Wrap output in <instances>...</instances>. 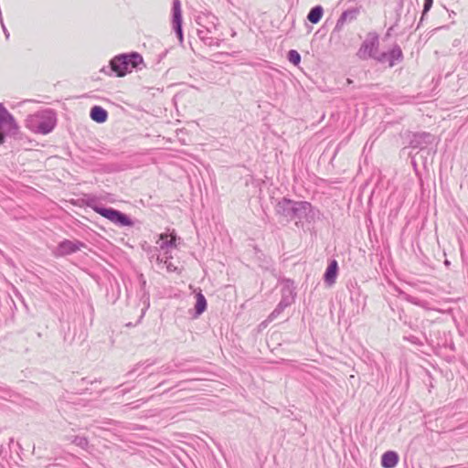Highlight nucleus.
Segmentation results:
<instances>
[{"label": "nucleus", "mask_w": 468, "mask_h": 468, "mask_svg": "<svg viewBox=\"0 0 468 468\" xmlns=\"http://www.w3.org/2000/svg\"><path fill=\"white\" fill-rule=\"evenodd\" d=\"M143 63L144 58L139 53H122L110 60V68L103 67L101 71L109 76L114 73L117 77H124L133 69H137Z\"/></svg>", "instance_id": "obj_1"}, {"label": "nucleus", "mask_w": 468, "mask_h": 468, "mask_svg": "<svg viewBox=\"0 0 468 468\" xmlns=\"http://www.w3.org/2000/svg\"><path fill=\"white\" fill-rule=\"evenodd\" d=\"M312 205L307 201H294L282 197L275 206V213L285 218L287 222L305 218L311 211Z\"/></svg>", "instance_id": "obj_2"}, {"label": "nucleus", "mask_w": 468, "mask_h": 468, "mask_svg": "<svg viewBox=\"0 0 468 468\" xmlns=\"http://www.w3.org/2000/svg\"><path fill=\"white\" fill-rule=\"evenodd\" d=\"M56 124V113L50 109L38 111L34 114L28 115L26 119V127L31 132L39 134H48L51 133Z\"/></svg>", "instance_id": "obj_3"}, {"label": "nucleus", "mask_w": 468, "mask_h": 468, "mask_svg": "<svg viewBox=\"0 0 468 468\" xmlns=\"http://www.w3.org/2000/svg\"><path fill=\"white\" fill-rule=\"evenodd\" d=\"M218 17L212 14H202L197 17L198 27L197 34L199 39L208 47H219L221 39L214 37L212 35L218 28Z\"/></svg>", "instance_id": "obj_4"}, {"label": "nucleus", "mask_w": 468, "mask_h": 468, "mask_svg": "<svg viewBox=\"0 0 468 468\" xmlns=\"http://www.w3.org/2000/svg\"><path fill=\"white\" fill-rule=\"evenodd\" d=\"M87 206L119 227L133 226V220L126 214L112 207H102L97 203L95 198L89 199Z\"/></svg>", "instance_id": "obj_5"}, {"label": "nucleus", "mask_w": 468, "mask_h": 468, "mask_svg": "<svg viewBox=\"0 0 468 468\" xmlns=\"http://www.w3.org/2000/svg\"><path fill=\"white\" fill-rule=\"evenodd\" d=\"M19 133V125L14 116L0 102V145L5 141V137H15Z\"/></svg>", "instance_id": "obj_6"}, {"label": "nucleus", "mask_w": 468, "mask_h": 468, "mask_svg": "<svg viewBox=\"0 0 468 468\" xmlns=\"http://www.w3.org/2000/svg\"><path fill=\"white\" fill-rule=\"evenodd\" d=\"M379 45V37L378 35L376 32H369L367 35L366 39L361 44L356 56L360 59H367L368 58H375L378 57L375 56L374 52L377 50L378 47Z\"/></svg>", "instance_id": "obj_7"}, {"label": "nucleus", "mask_w": 468, "mask_h": 468, "mask_svg": "<svg viewBox=\"0 0 468 468\" xmlns=\"http://www.w3.org/2000/svg\"><path fill=\"white\" fill-rule=\"evenodd\" d=\"M83 247L85 244L80 240L64 239L58 244L53 253L56 257H64L80 250Z\"/></svg>", "instance_id": "obj_8"}, {"label": "nucleus", "mask_w": 468, "mask_h": 468, "mask_svg": "<svg viewBox=\"0 0 468 468\" xmlns=\"http://www.w3.org/2000/svg\"><path fill=\"white\" fill-rule=\"evenodd\" d=\"M435 140V136L427 132H419L412 133L410 140V146L411 148L423 150L429 145L432 144Z\"/></svg>", "instance_id": "obj_9"}, {"label": "nucleus", "mask_w": 468, "mask_h": 468, "mask_svg": "<svg viewBox=\"0 0 468 468\" xmlns=\"http://www.w3.org/2000/svg\"><path fill=\"white\" fill-rule=\"evenodd\" d=\"M294 296L292 289L284 288L282 289V298L275 307V309L271 313L269 319L274 320L277 318L286 307L290 306L293 302Z\"/></svg>", "instance_id": "obj_10"}, {"label": "nucleus", "mask_w": 468, "mask_h": 468, "mask_svg": "<svg viewBox=\"0 0 468 468\" xmlns=\"http://www.w3.org/2000/svg\"><path fill=\"white\" fill-rule=\"evenodd\" d=\"M377 59L379 62H388L389 67H393L397 62L403 59V53L399 45H394L388 52H382Z\"/></svg>", "instance_id": "obj_11"}, {"label": "nucleus", "mask_w": 468, "mask_h": 468, "mask_svg": "<svg viewBox=\"0 0 468 468\" xmlns=\"http://www.w3.org/2000/svg\"><path fill=\"white\" fill-rule=\"evenodd\" d=\"M173 13V27L180 40L183 41V29H182V11L180 0H174L172 6Z\"/></svg>", "instance_id": "obj_12"}, {"label": "nucleus", "mask_w": 468, "mask_h": 468, "mask_svg": "<svg viewBox=\"0 0 468 468\" xmlns=\"http://www.w3.org/2000/svg\"><path fill=\"white\" fill-rule=\"evenodd\" d=\"M360 13L358 7H353L345 10L336 21L334 32H341L346 23L355 21Z\"/></svg>", "instance_id": "obj_13"}, {"label": "nucleus", "mask_w": 468, "mask_h": 468, "mask_svg": "<svg viewBox=\"0 0 468 468\" xmlns=\"http://www.w3.org/2000/svg\"><path fill=\"white\" fill-rule=\"evenodd\" d=\"M337 274H338V263L335 260H332L329 262V264L325 270V272L324 274V283L329 287L334 285L335 283Z\"/></svg>", "instance_id": "obj_14"}, {"label": "nucleus", "mask_w": 468, "mask_h": 468, "mask_svg": "<svg viewBox=\"0 0 468 468\" xmlns=\"http://www.w3.org/2000/svg\"><path fill=\"white\" fill-rule=\"evenodd\" d=\"M399 463V454L393 451H388L381 457V465L384 468H394Z\"/></svg>", "instance_id": "obj_15"}, {"label": "nucleus", "mask_w": 468, "mask_h": 468, "mask_svg": "<svg viewBox=\"0 0 468 468\" xmlns=\"http://www.w3.org/2000/svg\"><path fill=\"white\" fill-rule=\"evenodd\" d=\"M90 116L92 121L98 123H103L107 121L108 112L102 107L96 105L90 109Z\"/></svg>", "instance_id": "obj_16"}, {"label": "nucleus", "mask_w": 468, "mask_h": 468, "mask_svg": "<svg viewBox=\"0 0 468 468\" xmlns=\"http://www.w3.org/2000/svg\"><path fill=\"white\" fill-rule=\"evenodd\" d=\"M324 14V8L322 5H315L314 6L307 15V19L312 24H317L323 16Z\"/></svg>", "instance_id": "obj_17"}, {"label": "nucleus", "mask_w": 468, "mask_h": 468, "mask_svg": "<svg viewBox=\"0 0 468 468\" xmlns=\"http://www.w3.org/2000/svg\"><path fill=\"white\" fill-rule=\"evenodd\" d=\"M197 302L195 305L196 316L201 315L207 309V300L202 292L197 294Z\"/></svg>", "instance_id": "obj_18"}, {"label": "nucleus", "mask_w": 468, "mask_h": 468, "mask_svg": "<svg viewBox=\"0 0 468 468\" xmlns=\"http://www.w3.org/2000/svg\"><path fill=\"white\" fill-rule=\"evenodd\" d=\"M67 440L82 450H87L90 445L88 438L84 436H67Z\"/></svg>", "instance_id": "obj_19"}, {"label": "nucleus", "mask_w": 468, "mask_h": 468, "mask_svg": "<svg viewBox=\"0 0 468 468\" xmlns=\"http://www.w3.org/2000/svg\"><path fill=\"white\" fill-rule=\"evenodd\" d=\"M288 60L293 64L294 66H297L301 62V55L299 52L295 49H291L287 54Z\"/></svg>", "instance_id": "obj_20"}, {"label": "nucleus", "mask_w": 468, "mask_h": 468, "mask_svg": "<svg viewBox=\"0 0 468 468\" xmlns=\"http://www.w3.org/2000/svg\"><path fill=\"white\" fill-rule=\"evenodd\" d=\"M432 4L433 0H424L421 20L424 18V16L431 10Z\"/></svg>", "instance_id": "obj_21"}, {"label": "nucleus", "mask_w": 468, "mask_h": 468, "mask_svg": "<svg viewBox=\"0 0 468 468\" xmlns=\"http://www.w3.org/2000/svg\"><path fill=\"white\" fill-rule=\"evenodd\" d=\"M173 246H175V240L174 239H166L161 243L160 249L165 250L166 248H170Z\"/></svg>", "instance_id": "obj_22"}, {"label": "nucleus", "mask_w": 468, "mask_h": 468, "mask_svg": "<svg viewBox=\"0 0 468 468\" xmlns=\"http://www.w3.org/2000/svg\"><path fill=\"white\" fill-rule=\"evenodd\" d=\"M165 264L166 270L169 272L175 271L176 270V267L172 262L168 261L167 259L165 261Z\"/></svg>", "instance_id": "obj_23"}, {"label": "nucleus", "mask_w": 468, "mask_h": 468, "mask_svg": "<svg viewBox=\"0 0 468 468\" xmlns=\"http://www.w3.org/2000/svg\"><path fill=\"white\" fill-rule=\"evenodd\" d=\"M144 403H145V400H144V399H138V400H136V401H134V402H133V403L126 404L124 407H129L130 405H133V409H137V408H139V407H140V405H141V404H144Z\"/></svg>", "instance_id": "obj_24"}, {"label": "nucleus", "mask_w": 468, "mask_h": 468, "mask_svg": "<svg viewBox=\"0 0 468 468\" xmlns=\"http://www.w3.org/2000/svg\"><path fill=\"white\" fill-rule=\"evenodd\" d=\"M161 369L165 374H170L173 372L170 367H162Z\"/></svg>", "instance_id": "obj_25"}, {"label": "nucleus", "mask_w": 468, "mask_h": 468, "mask_svg": "<svg viewBox=\"0 0 468 468\" xmlns=\"http://www.w3.org/2000/svg\"><path fill=\"white\" fill-rule=\"evenodd\" d=\"M165 238V235L164 234H161L160 235V239H163Z\"/></svg>", "instance_id": "obj_26"}]
</instances>
